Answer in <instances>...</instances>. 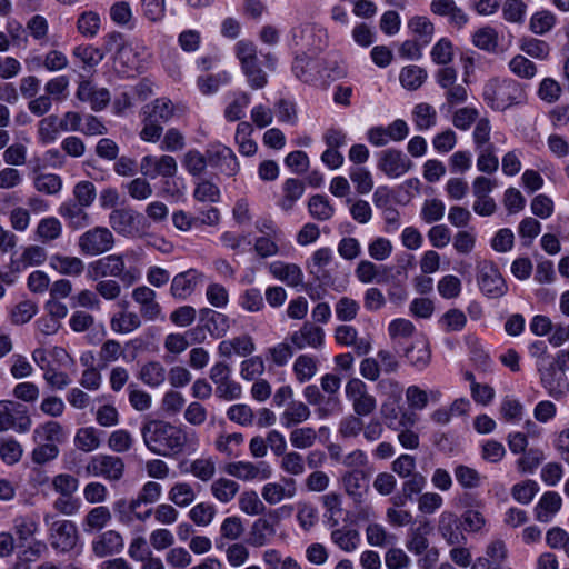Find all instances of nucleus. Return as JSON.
Instances as JSON below:
<instances>
[{"label":"nucleus","instance_id":"338daca9","mask_svg":"<svg viewBox=\"0 0 569 569\" xmlns=\"http://www.w3.org/2000/svg\"><path fill=\"white\" fill-rule=\"evenodd\" d=\"M34 188L46 194H57L62 189V179L54 173H41L34 179Z\"/></svg>","mask_w":569,"mask_h":569},{"label":"nucleus","instance_id":"2f4dec72","mask_svg":"<svg viewBox=\"0 0 569 569\" xmlns=\"http://www.w3.org/2000/svg\"><path fill=\"white\" fill-rule=\"evenodd\" d=\"M197 279L198 274L193 269L177 274L171 282V295L178 299H186L193 292Z\"/></svg>","mask_w":569,"mask_h":569},{"label":"nucleus","instance_id":"1a4fd4ad","mask_svg":"<svg viewBox=\"0 0 569 569\" xmlns=\"http://www.w3.org/2000/svg\"><path fill=\"white\" fill-rule=\"evenodd\" d=\"M224 471L242 481H263L272 475V469L266 461H233L224 466Z\"/></svg>","mask_w":569,"mask_h":569},{"label":"nucleus","instance_id":"6ab92c4d","mask_svg":"<svg viewBox=\"0 0 569 569\" xmlns=\"http://www.w3.org/2000/svg\"><path fill=\"white\" fill-rule=\"evenodd\" d=\"M539 372L542 386L552 398L560 399L569 391L567 376L563 372H559L555 365L540 368Z\"/></svg>","mask_w":569,"mask_h":569},{"label":"nucleus","instance_id":"4c0bfd02","mask_svg":"<svg viewBox=\"0 0 569 569\" xmlns=\"http://www.w3.org/2000/svg\"><path fill=\"white\" fill-rule=\"evenodd\" d=\"M296 379L300 383L311 380L318 371V360L310 355H300L292 367Z\"/></svg>","mask_w":569,"mask_h":569},{"label":"nucleus","instance_id":"f704fd0d","mask_svg":"<svg viewBox=\"0 0 569 569\" xmlns=\"http://www.w3.org/2000/svg\"><path fill=\"white\" fill-rule=\"evenodd\" d=\"M166 368L156 360L146 362L138 373V378L151 388L161 386L166 381Z\"/></svg>","mask_w":569,"mask_h":569},{"label":"nucleus","instance_id":"3c124183","mask_svg":"<svg viewBox=\"0 0 569 569\" xmlns=\"http://www.w3.org/2000/svg\"><path fill=\"white\" fill-rule=\"evenodd\" d=\"M61 233V222L54 217L41 219L36 229V236L42 243H48L58 239Z\"/></svg>","mask_w":569,"mask_h":569},{"label":"nucleus","instance_id":"ddd939ff","mask_svg":"<svg viewBox=\"0 0 569 569\" xmlns=\"http://www.w3.org/2000/svg\"><path fill=\"white\" fill-rule=\"evenodd\" d=\"M411 167V160L400 150L387 149L379 154L378 168L390 178L405 174Z\"/></svg>","mask_w":569,"mask_h":569},{"label":"nucleus","instance_id":"aec40b11","mask_svg":"<svg viewBox=\"0 0 569 569\" xmlns=\"http://www.w3.org/2000/svg\"><path fill=\"white\" fill-rule=\"evenodd\" d=\"M123 548V537L116 530H107L92 541V551L98 558L118 555Z\"/></svg>","mask_w":569,"mask_h":569},{"label":"nucleus","instance_id":"e433bc0d","mask_svg":"<svg viewBox=\"0 0 569 569\" xmlns=\"http://www.w3.org/2000/svg\"><path fill=\"white\" fill-rule=\"evenodd\" d=\"M332 542L345 552L355 551L360 543V535L356 529L348 527L338 528L331 531Z\"/></svg>","mask_w":569,"mask_h":569},{"label":"nucleus","instance_id":"774afa93","mask_svg":"<svg viewBox=\"0 0 569 569\" xmlns=\"http://www.w3.org/2000/svg\"><path fill=\"white\" fill-rule=\"evenodd\" d=\"M538 490L539 486L535 480H526L520 483H516L511 488V496L518 502L528 505L532 501Z\"/></svg>","mask_w":569,"mask_h":569},{"label":"nucleus","instance_id":"f8f14e48","mask_svg":"<svg viewBox=\"0 0 569 569\" xmlns=\"http://www.w3.org/2000/svg\"><path fill=\"white\" fill-rule=\"evenodd\" d=\"M288 340L299 350L307 347L320 349L325 345V330L311 321H306L299 330L288 337Z\"/></svg>","mask_w":569,"mask_h":569},{"label":"nucleus","instance_id":"4468645a","mask_svg":"<svg viewBox=\"0 0 569 569\" xmlns=\"http://www.w3.org/2000/svg\"><path fill=\"white\" fill-rule=\"evenodd\" d=\"M124 269L121 254H109L88 264L87 277L90 280L118 278Z\"/></svg>","mask_w":569,"mask_h":569},{"label":"nucleus","instance_id":"37998d69","mask_svg":"<svg viewBox=\"0 0 569 569\" xmlns=\"http://www.w3.org/2000/svg\"><path fill=\"white\" fill-rule=\"evenodd\" d=\"M239 489V483L228 478H219L214 480L210 487L212 496L222 503H228L233 500Z\"/></svg>","mask_w":569,"mask_h":569},{"label":"nucleus","instance_id":"7ed1b4c3","mask_svg":"<svg viewBox=\"0 0 569 569\" xmlns=\"http://www.w3.org/2000/svg\"><path fill=\"white\" fill-rule=\"evenodd\" d=\"M43 522L49 528V541L52 549L66 553L77 546L79 535L78 528L73 521L56 519L54 515L46 513L43 516Z\"/></svg>","mask_w":569,"mask_h":569},{"label":"nucleus","instance_id":"a19ab883","mask_svg":"<svg viewBox=\"0 0 569 569\" xmlns=\"http://www.w3.org/2000/svg\"><path fill=\"white\" fill-rule=\"evenodd\" d=\"M282 199L279 201V206L282 210L289 211L293 208L297 200H299L303 192L305 186L298 179H287L282 186Z\"/></svg>","mask_w":569,"mask_h":569},{"label":"nucleus","instance_id":"e2e57ef3","mask_svg":"<svg viewBox=\"0 0 569 569\" xmlns=\"http://www.w3.org/2000/svg\"><path fill=\"white\" fill-rule=\"evenodd\" d=\"M22 453V447L16 439L7 438L0 441V458L4 463L9 466L17 463Z\"/></svg>","mask_w":569,"mask_h":569},{"label":"nucleus","instance_id":"0e129e2a","mask_svg":"<svg viewBox=\"0 0 569 569\" xmlns=\"http://www.w3.org/2000/svg\"><path fill=\"white\" fill-rule=\"evenodd\" d=\"M280 468L288 475L302 476L306 471L305 458L297 451L281 456Z\"/></svg>","mask_w":569,"mask_h":569},{"label":"nucleus","instance_id":"393cba45","mask_svg":"<svg viewBox=\"0 0 569 569\" xmlns=\"http://www.w3.org/2000/svg\"><path fill=\"white\" fill-rule=\"evenodd\" d=\"M561 505L562 499L558 492H545L535 508L536 519L540 522H549L560 510Z\"/></svg>","mask_w":569,"mask_h":569},{"label":"nucleus","instance_id":"f03ea898","mask_svg":"<svg viewBox=\"0 0 569 569\" xmlns=\"http://www.w3.org/2000/svg\"><path fill=\"white\" fill-rule=\"evenodd\" d=\"M482 96L490 108L503 111L523 99V90L515 80L491 79L485 84Z\"/></svg>","mask_w":569,"mask_h":569},{"label":"nucleus","instance_id":"0eeeda50","mask_svg":"<svg viewBox=\"0 0 569 569\" xmlns=\"http://www.w3.org/2000/svg\"><path fill=\"white\" fill-rule=\"evenodd\" d=\"M346 397L351 402L355 415L359 417L369 416L376 410V398L368 392L366 383L358 378L347 382Z\"/></svg>","mask_w":569,"mask_h":569},{"label":"nucleus","instance_id":"603ef678","mask_svg":"<svg viewBox=\"0 0 569 569\" xmlns=\"http://www.w3.org/2000/svg\"><path fill=\"white\" fill-rule=\"evenodd\" d=\"M412 118L417 129L423 131L436 124L437 111L431 104L421 102L413 108Z\"/></svg>","mask_w":569,"mask_h":569},{"label":"nucleus","instance_id":"13d9d810","mask_svg":"<svg viewBox=\"0 0 569 569\" xmlns=\"http://www.w3.org/2000/svg\"><path fill=\"white\" fill-rule=\"evenodd\" d=\"M453 472L458 483L465 489H475L481 485L482 477L473 468L458 465Z\"/></svg>","mask_w":569,"mask_h":569},{"label":"nucleus","instance_id":"58836bf2","mask_svg":"<svg viewBox=\"0 0 569 569\" xmlns=\"http://www.w3.org/2000/svg\"><path fill=\"white\" fill-rule=\"evenodd\" d=\"M557 23L556 14L550 10H539L529 20V30L536 36H545L553 29Z\"/></svg>","mask_w":569,"mask_h":569},{"label":"nucleus","instance_id":"a211bd4d","mask_svg":"<svg viewBox=\"0 0 569 569\" xmlns=\"http://www.w3.org/2000/svg\"><path fill=\"white\" fill-rule=\"evenodd\" d=\"M478 283L480 289L492 297L502 296L506 292L505 280L498 269L485 261L479 267Z\"/></svg>","mask_w":569,"mask_h":569},{"label":"nucleus","instance_id":"473e14b6","mask_svg":"<svg viewBox=\"0 0 569 569\" xmlns=\"http://www.w3.org/2000/svg\"><path fill=\"white\" fill-rule=\"evenodd\" d=\"M430 531L431 527L428 521L411 529L406 540V548L413 555H422L429 548V540L427 536Z\"/></svg>","mask_w":569,"mask_h":569},{"label":"nucleus","instance_id":"6e6d98bb","mask_svg":"<svg viewBox=\"0 0 569 569\" xmlns=\"http://www.w3.org/2000/svg\"><path fill=\"white\" fill-rule=\"evenodd\" d=\"M169 499L178 507H187L196 500V492L191 485L178 482L170 489Z\"/></svg>","mask_w":569,"mask_h":569},{"label":"nucleus","instance_id":"49530a36","mask_svg":"<svg viewBox=\"0 0 569 569\" xmlns=\"http://www.w3.org/2000/svg\"><path fill=\"white\" fill-rule=\"evenodd\" d=\"M289 440L293 448L305 450L316 445L318 433L312 427L293 428L289 435Z\"/></svg>","mask_w":569,"mask_h":569},{"label":"nucleus","instance_id":"2eb2a0df","mask_svg":"<svg viewBox=\"0 0 569 569\" xmlns=\"http://www.w3.org/2000/svg\"><path fill=\"white\" fill-rule=\"evenodd\" d=\"M140 214L131 208L113 209L109 214L110 227L120 236L134 237L139 233Z\"/></svg>","mask_w":569,"mask_h":569},{"label":"nucleus","instance_id":"c756f323","mask_svg":"<svg viewBox=\"0 0 569 569\" xmlns=\"http://www.w3.org/2000/svg\"><path fill=\"white\" fill-rule=\"evenodd\" d=\"M180 108L176 107L168 98H158L151 104L144 107L143 113L152 121L168 122Z\"/></svg>","mask_w":569,"mask_h":569},{"label":"nucleus","instance_id":"a18cd8bd","mask_svg":"<svg viewBox=\"0 0 569 569\" xmlns=\"http://www.w3.org/2000/svg\"><path fill=\"white\" fill-rule=\"evenodd\" d=\"M38 521L34 516L23 515L13 519V530L18 537L20 546L32 538L38 531Z\"/></svg>","mask_w":569,"mask_h":569},{"label":"nucleus","instance_id":"864d4df0","mask_svg":"<svg viewBox=\"0 0 569 569\" xmlns=\"http://www.w3.org/2000/svg\"><path fill=\"white\" fill-rule=\"evenodd\" d=\"M399 78L406 89L417 90L425 82L427 72L418 66H408L401 70Z\"/></svg>","mask_w":569,"mask_h":569},{"label":"nucleus","instance_id":"4be33fe9","mask_svg":"<svg viewBox=\"0 0 569 569\" xmlns=\"http://www.w3.org/2000/svg\"><path fill=\"white\" fill-rule=\"evenodd\" d=\"M84 208L86 207L69 200L59 207L58 213L68 222L70 228L78 230L90 223V217Z\"/></svg>","mask_w":569,"mask_h":569},{"label":"nucleus","instance_id":"79ce46f5","mask_svg":"<svg viewBox=\"0 0 569 569\" xmlns=\"http://www.w3.org/2000/svg\"><path fill=\"white\" fill-rule=\"evenodd\" d=\"M216 461L211 457H201L192 460L186 472L191 473L194 478L209 482L216 475Z\"/></svg>","mask_w":569,"mask_h":569},{"label":"nucleus","instance_id":"4d7b16f0","mask_svg":"<svg viewBox=\"0 0 569 569\" xmlns=\"http://www.w3.org/2000/svg\"><path fill=\"white\" fill-rule=\"evenodd\" d=\"M74 443L78 449L84 452H91L99 448L100 439L93 427L80 428L74 437Z\"/></svg>","mask_w":569,"mask_h":569},{"label":"nucleus","instance_id":"ea45409f","mask_svg":"<svg viewBox=\"0 0 569 569\" xmlns=\"http://www.w3.org/2000/svg\"><path fill=\"white\" fill-rule=\"evenodd\" d=\"M487 558H479L473 566V569L481 567L489 569L490 565L499 566L507 557V548L502 540H493L487 547Z\"/></svg>","mask_w":569,"mask_h":569},{"label":"nucleus","instance_id":"c9c22d12","mask_svg":"<svg viewBox=\"0 0 569 569\" xmlns=\"http://www.w3.org/2000/svg\"><path fill=\"white\" fill-rule=\"evenodd\" d=\"M519 49L530 58L545 61L549 58L551 48L545 40L523 37L519 40Z\"/></svg>","mask_w":569,"mask_h":569},{"label":"nucleus","instance_id":"c85d7f7f","mask_svg":"<svg viewBox=\"0 0 569 569\" xmlns=\"http://www.w3.org/2000/svg\"><path fill=\"white\" fill-rule=\"evenodd\" d=\"M269 270L273 277L288 286L297 287L302 283L303 274L297 264L277 261L269 266Z\"/></svg>","mask_w":569,"mask_h":569},{"label":"nucleus","instance_id":"69168bd1","mask_svg":"<svg viewBox=\"0 0 569 569\" xmlns=\"http://www.w3.org/2000/svg\"><path fill=\"white\" fill-rule=\"evenodd\" d=\"M78 31L88 38L94 37L100 29V17L97 12L86 11L77 21Z\"/></svg>","mask_w":569,"mask_h":569},{"label":"nucleus","instance_id":"20e7f679","mask_svg":"<svg viewBox=\"0 0 569 569\" xmlns=\"http://www.w3.org/2000/svg\"><path fill=\"white\" fill-rule=\"evenodd\" d=\"M291 41L306 54H316L328 46V32L320 24L306 22L292 28Z\"/></svg>","mask_w":569,"mask_h":569},{"label":"nucleus","instance_id":"39448f33","mask_svg":"<svg viewBox=\"0 0 569 569\" xmlns=\"http://www.w3.org/2000/svg\"><path fill=\"white\" fill-rule=\"evenodd\" d=\"M32 420L24 405L12 400H0V432L13 430L24 433L30 430Z\"/></svg>","mask_w":569,"mask_h":569},{"label":"nucleus","instance_id":"72a5a7b5","mask_svg":"<svg viewBox=\"0 0 569 569\" xmlns=\"http://www.w3.org/2000/svg\"><path fill=\"white\" fill-rule=\"evenodd\" d=\"M61 121L57 114H49L38 123V140L42 144L53 143L61 132Z\"/></svg>","mask_w":569,"mask_h":569},{"label":"nucleus","instance_id":"5701e85b","mask_svg":"<svg viewBox=\"0 0 569 569\" xmlns=\"http://www.w3.org/2000/svg\"><path fill=\"white\" fill-rule=\"evenodd\" d=\"M438 531L449 545H459L465 540L460 531L459 520L453 512L443 511L439 517Z\"/></svg>","mask_w":569,"mask_h":569},{"label":"nucleus","instance_id":"052dcab7","mask_svg":"<svg viewBox=\"0 0 569 569\" xmlns=\"http://www.w3.org/2000/svg\"><path fill=\"white\" fill-rule=\"evenodd\" d=\"M360 305L352 298L341 297L335 305V312L339 321L348 322L356 319Z\"/></svg>","mask_w":569,"mask_h":569},{"label":"nucleus","instance_id":"9b49d317","mask_svg":"<svg viewBox=\"0 0 569 569\" xmlns=\"http://www.w3.org/2000/svg\"><path fill=\"white\" fill-rule=\"evenodd\" d=\"M131 297L133 301L139 306V316L146 321H156L163 319L162 308L157 301V293L153 289L147 286L136 287Z\"/></svg>","mask_w":569,"mask_h":569},{"label":"nucleus","instance_id":"cd10ccee","mask_svg":"<svg viewBox=\"0 0 569 569\" xmlns=\"http://www.w3.org/2000/svg\"><path fill=\"white\" fill-rule=\"evenodd\" d=\"M50 266L57 272L69 277L81 276L86 268L84 262L80 258L62 254H53L50 258Z\"/></svg>","mask_w":569,"mask_h":569},{"label":"nucleus","instance_id":"09e8293b","mask_svg":"<svg viewBox=\"0 0 569 569\" xmlns=\"http://www.w3.org/2000/svg\"><path fill=\"white\" fill-rule=\"evenodd\" d=\"M365 533L367 542L371 547L383 548L396 541V537L392 533H389L382 525L377 522L369 523L366 527Z\"/></svg>","mask_w":569,"mask_h":569},{"label":"nucleus","instance_id":"de8ad7c7","mask_svg":"<svg viewBox=\"0 0 569 569\" xmlns=\"http://www.w3.org/2000/svg\"><path fill=\"white\" fill-rule=\"evenodd\" d=\"M111 518L109 508L104 506L94 507L87 513L83 520V529L86 532L101 530L109 523Z\"/></svg>","mask_w":569,"mask_h":569},{"label":"nucleus","instance_id":"dca6fc26","mask_svg":"<svg viewBox=\"0 0 569 569\" xmlns=\"http://www.w3.org/2000/svg\"><path fill=\"white\" fill-rule=\"evenodd\" d=\"M76 98L88 102L93 111H101L107 108L111 96L108 89L99 88L90 80H81L76 91Z\"/></svg>","mask_w":569,"mask_h":569},{"label":"nucleus","instance_id":"7c9ffc66","mask_svg":"<svg viewBox=\"0 0 569 569\" xmlns=\"http://www.w3.org/2000/svg\"><path fill=\"white\" fill-rule=\"evenodd\" d=\"M315 64L316 62L311 63L310 56L302 52L301 54L296 56L292 63V71L302 82L312 83L319 80V76H322L321 71L317 70Z\"/></svg>","mask_w":569,"mask_h":569},{"label":"nucleus","instance_id":"f3484780","mask_svg":"<svg viewBox=\"0 0 569 569\" xmlns=\"http://www.w3.org/2000/svg\"><path fill=\"white\" fill-rule=\"evenodd\" d=\"M341 483L346 495L351 498L356 505L363 502L369 490L368 478L365 471L360 469L346 471L341 476Z\"/></svg>","mask_w":569,"mask_h":569},{"label":"nucleus","instance_id":"9d476101","mask_svg":"<svg viewBox=\"0 0 569 569\" xmlns=\"http://www.w3.org/2000/svg\"><path fill=\"white\" fill-rule=\"evenodd\" d=\"M86 470L96 477L119 480L123 476L124 462L117 456L97 455L89 460Z\"/></svg>","mask_w":569,"mask_h":569},{"label":"nucleus","instance_id":"423d86ee","mask_svg":"<svg viewBox=\"0 0 569 569\" xmlns=\"http://www.w3.org/2000/svg\"><path fill=\"white\" fill-rule=\"evenodd\" d=\"M116 243L111 230L107 227H93L78 239V247L86 256H99L110 251Z\"/></svg>","mask_w":569,"mask_h":569},{"label":"nucleus","instance_id":"f257e3e1","mask_svg":"<svg viewBox=\"0 0 569 569\" xmlns=\"http://www.w3.org/2000/svg\"><path fill=\"white\" fill-rule=\"evenodd\" d=\"M146 447L154 455H179L189 442V435L179 426L163 420H150L141 427Z\"/></svg>","mask_w":569,"mask_h":569},{"label":"nucleus","instance_id":"5fc2aeb1","mask_svg":"<svg viewBox=\"0 0 569 569\" xmlns=\"http://www.w3.org/2000/svg\"><path fill=\"white\" fill-rule=\"evenodd\" d=\"M315 67L321 71L322 76H319V79L329 78L336 80L346 76V69L341 62L330 56L316 61Z\"/></svg>","mask_w":569,"mask_h":569},{"label":"nucleus","instance_id":"c03bdc74","mask_svg":"<svg viewBox=\"0 0 569 569\" xmlns=\"http://www.w3.org/2000/svg\"><path fill=\"white\" fill-rule=\"evenodd\" d=\"M33 439L36 442L44 443L62 442L64 439L62 426L57 421H48L34 429Z\"/></svg>","mask_w":569,"mask_h":569},{"label":"nucleus","instance_id":"680f3d73","mask_svg":"<svg viewBox=\"0 0 569 569\" xmlns=\"http://www.w3.org/2000/svg\"><path fill=\"white\" fill-rule=\"evenodd\" d=\"M477 168L483 173L491 174L499 168V160L495 154V146L488 144L486 148L478 150Z\"/></svg>","mask_w":569,"mask_h":569},{"label":"nucleus","instance_id":"b1692460","mask_svg":"<svg viewBox=\"0 0 569 569\" xmlns=\"http://www.w3.org/2000/svg\"><path fill=\"white\" fill-rule=\"evenodd\" d=\"M311 416V411L302 401L291 400L280 416V423L283 428H292L305 421Z\"/></svg>","mask_w":569,"mask_h":569},{"label":"nucleus","instance_id":"a878e982","mask_svg":"<svg viewBox=\"0 0 569 569\" xmlns=\"http://www.w3.org/2000/svg\"><path fill=\"white\" fill-rule=\"evenodd\" d=\"M142 325L140 316L134 311L121 310L110 319V328L113 332L128 335L139 329Z\"/></svg>","mask_w":569,"mask_h":569},{"label":"nucleus","instance_id":"bb28decb","mask_svg":"<svg viewBox=\"0 0 569 569\" xmlns=\"http://www.w3.org/2000/svg\"><path fill=\"white\" fill-rule=\"evenodd\" d=\"M405 357L418 370L427 368L431 359L429 342L425 338L416 340L405 350Z\"/></svg>","mask_w":569,"mask_h":569},{"label":"nucleus","instance_id":"bf43d9fd","mask_svg":"<svg viewBox=\"0 0 569 569\" xmlns=\"http://www.w3.org/2000/svg\"><path fill=\"white\" fill-rule=\"evenodd\" d=\"M349 177L360 194L369 193L373 188V179L369 170L362 167H352Z\"/></svg>","mask_w":569,"mask_h":569},{"label":"nucleus","instance_id":"6e6552de","mask_svg":"<svg viewBox=\"0 0 569 569\" xmlns=\"http://www.w3.org/2000/svg\"><path fill=\"white\" fill-rule=\"evenodd\" d=\"M458 73L452 67H443L436 73V81L445 90L447 103L452 107L465 103L468 100L467 88L457 82Z\"/></svg>","mask_w":569,"mask_h":569},{"label":"nucleus","instance_id":"412c9836","mask_svg":"<svg viewBox=\"0 0 569 569\" xmlns=\"http://www.w3.org/2000/svg\"><path fill=\"white\" fill-rule=\"evenodd\" d=\"M276 517L258 518L251 526L248 543L252 547H263L270 542L276 535Z\"/></svg>","mask_w":569,"mask_h":569},{"label":"nucleus","instance_id":"8fccbe9b","mask_svg":"<svg viewBox=\"0 0 569 569\" xmlns=\"http://www.w3.org/2000/svg\"><path fill=\"white\" fill-rule=\"evenodd\" d=\"M508 67L516 77L525 80L533 79L538 72L536 63L523 54H516Z\"/></svg>","mask_w":569,"mask_h":569}]
</instances>
